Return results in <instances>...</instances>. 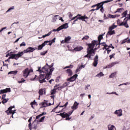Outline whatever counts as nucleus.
Returning <instances> with one entry per match:
<instances>
[{"label": "nucleus", "instance_id": "1", "mask_svg": "<svg viewBox=\"0 0 130 130\" xmlns=\"http://www.w3.org/2000/svg\"><path fill=\"white\" fill-rule=\"evenodd\" d=\"M53 67V63L51 65H48V63H46V66L42 68V69H40L41 68H39L38 72L41 73V74L38 76L35 75L34 78H30V81H38L40 84H43V83H46V80L48 81L51 75H52V72L54 71V68ZM51 68H52L51 69Z\"/></svg>", "mask_w": 130, "mask_h": 130}, {"label": "nucleus", "instance_id": "2", "mask_svg": "<svg viewBox=\"0 0 130 130\" xmlns=\"http://www.w3.org/2000/svg\"><path fill=\"white\" fill-rule=\"evenodd\" d=\"M98 41H95V40L92 41L91 43L87 44L88 48H87V54L84 56V58H87L88 60L92 59L91 56L92 53H94L95 54V50H94V48L95 46L98 43Z\"/></svg>", "mask_w": 130, "mask_h": 130}, {"label": "nucleus", "instance_id": "3", "mask_svg": "<svg viewBox=\"0 0 130 130\" xmlns=\"http://www.w3.org/2000/svg\"><path fill=\"white\" fill-rule=\"evenodd\" d=\"M35 50L34 48H32L31 47H29L26 50H24L23 51L18 52L17 54H12L11 56L9 57V58H12L15 59L16 60H18L20 57L23 56L24 53H28V52H33Z\"/></svg>", "mask_w": 130, "mask_h": 130}, {"label": "nucleus", "instance_id": "4", "mask_svg": "<svg viewBox=\"0 0 130 130\" xmlns=\"http://www.w3.org/2000/svg\"><path fill=\"white\" fill-rule=\"evenodd\" d=\"M110 2H111V1H104L92 6L91 8H95V7H96V8L95 9L96 11H98V10L101 9L100 11L101 13H104L105 10L104 7H103V5H104V4H107V3H110Z\"/></svg>", "mask_w": 130, "mask_h": 130}, {"label": "nucleus", "instance_id": "5", "mask_svg": "<svg viewBox=\"0 0 130 130\" xmlns=\"http://www.w3.org/2000/svg\"><path fill=\"white\" fill-rule=\"evenodd\" d=\"M30 73H33V69L29 68H26L25 70H23L22 71V76L23 78H27L30 75Z\"/></svg>", "mask_w": 130, "mask_h": 130}, {"label": "nucleus", "instance_id": "6", "mask_svg": "<svg viewBox=\"0 0 130 130\" xmlns=\"http://www.w3.org/2000/svg\"><path fill=\"white\" fill-rule=\"evenodd\" d=\"M105 34V32H104L103 34L102 35H100L99 37H98V41H99V43H98V41H97L98 43L96 44H95L96 45V47H97V46H98L97 48H95V49H98V48H100V42H101V40H102V39H103V36H104Z\"/></svg>", "mask_w": 130, "mask_h": 130}, {"label": "nucleus", "instance_id": "7", "mask_svg": "<svg viewBox=\"0 0 130 130\" xmlns=\"http://www.w3.org/2000/svg\"><path fill=\"white\" fill-rule=\"evenodd\" d=\"M57 115H59L60 116H61L62 118H66V120H70V119H71V118L69 117V115L68 114V113L64 112L60 114H57Z\"/></svg>", "mask_w": 130, "mask_h": 130}, {"label": "nucleus", "instance_id": "8", "mask_svg": "<svg viewBox=\"0 0 130 130\" xmlns=\"http://www.w3.org/2000/svg\"><path fill=\"white\" fill-rule=\"evenodd\" d=\"M13 108H15V106H10L7 111H5L6 113L9 115V114H15V111L16 110L13 111L12 110Z\"/></svg>", "mask_w": 130, "mask_h": 130}, {"label": "nucleus", "instance_id": "9", "mask_svg": "<svg viewBox=\"0 0 130 130\" xmlns=\"http://www.w3.org/2000/svg\"><path fill=\"white\" fill-rule=\"evenodd\" d=\"M77 78H78V74H76L73 76H71V77L68 78L67 79V82H75V81L77 79Z\"/></svg>", "mask_w": 130, "mask_h": 130}, {"label": "nucleus", "instance_id": "10", "mask_svg": "<svg viewBox=\"0 0 130 130\" xmlns=\"http://www.w3.org/2000/svg\"><path fill=\"white\" fill-rule=\"evenodd\" d=\"M45 102H42L40 104V106H41V108H43V107H47V106H51L52 104L51 103H47V101H45Z\"/></svg>", "mask_w": 130, "mask_h": 130}, {"label": "nucleus", "instance_id": "11", "mask_svg": "<svg viewBox=\"0 0 130 130\" xmlns=\"http://www.w3.org/2000/svg\"><path fill=\"white\" fill-rule=\"evenodd\" d=\"M93 60L94 61L92 63L93 67H97V64H98V61L99 60L98 55H95Z\"/></svg>", "mask_w": 130, "mask_h": 130}, {"label": "nucleus", "instance_id": "12", "mask_svg": "<svg viewBox=\"0 0 130 130\" xmlns=\"http://www.w3.org/2000/svg\"><path fill=\"white\" fill-rule=\"evenodd\" d=\"M67 28H69V25L68 23H66L61 25L60 26H59L58 27V30H62V29H67Z\"/></svg>", "mask_w": 130, "mask_h": 130}, {"label": "nucleus", "instance_id": "13", "mask_svg": "<svg viewBox=\"0 0 130 130\" xmlns=\"http://www.w3.org/2000/svg\"><path fill=\"white\" fill-rule=\"evenodd\" d=\"M8 92H11V88H6L5 89L1 90L0 94L8 93Z\"/></svg>", "mask_w": 130, "mask_h": 130}, {"label": "nucleus", "instance_id": "14", "mask_svg": "<svg viewBox=\"0 0 130 130\" xmlns=\"http://www.w3.org/2000/svg\"><path fill=\"white\" fill-rule=\"evenodd\" d=\"M115 114H116L117 116H122V110H117L114 112Z\"/></svg>", "mask_w": 130, "mask_h": 130}, {"label": "nucleus", "instance_id": "15", "mask_svg": "<svg viewBox=\"0 0 130 130\" xmlns=\"http://www.w3.org/2000/svg\"><path fill=\"white\" fill-rule=\"evenodd\" d=\"M78 106H79V103L77 102H75L73 106L71 107V109H72V110L74 111V110L78 109Z\"/></svg>", "mask_w": 130, "mask_h": 130}, {"label": "nucleus", "instance_id": "16", "mask_svg": "<svg viewBox=\"0 0 130 130\" xmlns=\"http://www.w3.org/2000/svg\"><path fill=\"white\" fill-rule=\"evenodd\" d=\"M77 19L78 20H81V21H84V22H86V20H85V19H86V20H88L89 18L84 15L83 16H82V15H81L80 16H78Z\"/></svg>", "mask_w": 130, "mask_h": 130}, {"label": "nucleus", "instance_id": "17", "mask_svg": "<svg viewBox=\"0 0 130 130\" xmlns=\"http://www.w3.org/2000/svg\"><path fill=\"white\" fill-rule=\"evenodd\" d=\"M65 72L67 74H68V77H72V76H73V71L71 69H67L65 71Z\"/></svg>", "mask_w": 130, "mask_h": 130}, {"label": "nucleus", "instance_id": "18", "mask_svg": "<svg viewBox=\"0 0 130 130\" xmlns=\"http://www.w3.org/2000/svg\"><path fill=\"white\" fill-rule=\"evenodd\" d=\"M118 62H113L111 63L109 65H108L106 67V69H110V68H112V67H114L115 64H117Z\"/></svg>", "mask_w": 130, "mask_h": 130}, {"label": "nucleus", "instance_id": "19", "mask_svg": "<svg viewBox=\"0 0 130 130\" xmlns=\"http://www.w3.org/2000/svg\"><path fill=\"white\" fill-rule=\"evenodd\" d=\"M43 92L44 94L45 95L46 92H45V89L43 88L40 89L39 90V98H40V96H42L43 95Z\"/></svg>", "mask_w": 130, "mask_h": 130}, {"label": "nucleus", "instance_id": "20", "mask_svg": "<svg viewBox=\"0 0 130 130\" xmlns=\"http://www.w3.org/2000/svg\"><path fill=\"white\" fill-rule=\"evenodd\" d=\"M114 34H115V30H111L109 29L107 34L106 37H107L108 36H111V35H114Z\"/></svg>", "mask_w": 130, "mask_h": 130}, {"label": "nucleus", "instance_id": "21", "mask_svg": "<svg viewBox=\"0 0 130 130\" xmlns=\"http://www.w3.org/2000/svg\"><path fill=\"white\" fill-rule=\"evenodd\" d=\"M108 17L109 18H112V19H115V18H118V17H120V15H117V14H116V15H111L110 14H109L108 15Z\"/></svg>", "mask_w": 130, "mask_h": 130}, {"label": "nucleus", "instance_id": "22", "mask_svg": "<svg viewBox=\"0 0 130 130\" xmlns=\"http://www.w3.org/2000/svg\"><path fill=\"white\" fill-rule=\"evenodd\" d=\"M83 47H82V46H79V47L77 46V47H75L73 49V50L74 51H81V50H83Z\"/></svg>", "mask_w": 130, "mask_h": 130}, {"label": "nucleus", "instance_id": "23", "mask_svg": "<svg viewBox=\"0 0 130 130\" xmlns=\"http://www.w3.org/2000/svg\"><path fill=\"white\" fill-rule=\"evenodd\" d=\"M130 43V39L129 38H127L126 39H124L123 41H122V42L121 44H124V43Z\"/></svg>", "mask_w": 130, "mask_h": 130}, {"label": "nucleus", "instance_id": "24", "mask_svg": "<svg viewBox=\"0 0 130 130\" xmlns=\"http://www.w3.org/2000/svg\"><path fill=\"white\" fill-rule=\"evenodd\" d=\"M59 84H56L54 87V89L56 91V90H58V91L61 90V88H62V86H60L58 87L59 86Z\"/></svg>", "mask_w": 130, "mask_h": 130}, {"label": "nucleus", "instance_id": "25", "mask_svg": "<svg viewBox=\"0 0 130 130\" xmlns=\"http://www.w3.org/2000/svg\"><path fill=\"white\" fill-rule=\"evenodd\" d=\"M31 127L34 129H37V123L35 121H34L31 125Z\"/></svg>", "mask_w": 130, "mask_h": 130}, {"label": "nucleus", "instance_id": "26", "mask_svg": "<svg viewBox=\"0 0 130 130\" xmlns=\"http://www.w3.org/2000/svg\"><path fill=\"white\" fill-rule=\"evenodd\" d=\"M45 43H46V42H44L42 44L39 45L38 48V50H41L45 46Z\"/></svg>", "mask_w": 130, "mask_h": 130}, {"label": "nucleus", "instance_id": "27", "mask_svg": "<svg viewBox=\"0 0 130 130\" xmlns=\"http://www.w3.org/2000/svg\"><path fill=\"white\" fill-rule=\"evenodd\" d=\"M71 39H72V38L70 36L66 37L64 39L66 43L67 44L70 43V41H71Z\"/></svg>", "mask_w": 130, "mask_h": 130}, {"label": "nucleus", "instance_id": "28", "mask_svg": "<svg viewBox=\"0 0 130 130\" xmlns=\"http://www.w3.org/2000/svg\"><path fill=\"white\" fill-rule=\"evenodd\" d=\"M31 120H32V117H30L28 121V122H29L28 127L30 130H32V127L31 126Z\"/></svg>", "mask_w": 130, "mask_h": 130}, {"label": "nucleus", "instance_id": "29", "mask_svg": "<svg viewBox=\"0 0 130 130\" xmlns=\"http://www.w3.org/2000/svg\"><path fill=\"white\" fill-rule=\"evenodd\" d=\"M124 9L123 8H118L117 10L114 12V14H116V13H122V11H124Z\"/></svg>", "mask_w": 130, "mask_h": 130}, {"label": "nucleus", "instance_id": "30", "mask_svg": "<svg viewBox=\"0 0 130 130\" xmlns=\"http://www.w3.org/2000/svg\"><path fill=\"white\" fill-rule=\"evenodd\" d=\"M18 74V71H11L8 73V75H14V76H16Z\"/></svg>", "mask_w": 130, "mask_h": 130}, {"label": "nucleus", "instance_id": "31", "mask_svg": "<svg viewBox=\"0 0 130 130\" xmlns=\"http://www.w3.org/2000/svg\"><path fill=\"white\" fill-rule=\"evenodd\" d=\"M30 105H31V107H32V108H33V109H34L35 108H34V106H36H36H37V105H38L37 102H36L35 101H34V102H32L30 103Z\"/></svg>", "mask_w": 130, "mask_h": 130}, {"label": "nucleus", "instance_id": "32", "mask_svg": "<svg viewBox=\"0 0 130 130\" xmlns=\"http://www.w3.org/2000/svg\"><path fill=\"white\" fill-rule=\"evenodd\" d=\"M45 45H50V46H51L52 45V42L51 41H45Z\"/></svg>", "mask_w": 130, "mask_h": 130}, {"label": "nucleus", "instance_id": "33", "mask_svg": "<svg viewBox=\"0 0 130 130\" xmlns=\"http://www.w3.org/2000/svg\"><path fill=\"white\" fill-rule=\"evenodd\" d=\"M108 130H114L115 129V127L112 125H109L108 126Z\"/></svg>", "mask_w": 130, "mask_h": 130}, {"label": "nucleus", "instance_id": "34", "mask_svg": "<svg viewBox=\"0 0 130 130\" xmlns=\"http://www.w3.org/2000/svg\"><path fill=\"white\" fill-rule=\"evenodd\" d=\"M116 27H117V26L114 25V23L112 26H111L109 27V30H110L111 31L113 30V29H115V28H116Z\"/></svg>", "mask_w": 130, "mask_h": 130}, {"label": "nucleus", "instance_id": "35", "mask_svg": "<svg viewBox=\"0 0 130 130\" xmlns=\"http://www.w3.org/2000/svg\"><path fill=\"white\" fill-rule=\"evenodd\" d=\"M57 17H59V15H55L54 17L52 18V22H56V20H57Z\"/></svg>", "mask_w": 130, "mask_h": 130}, {"label": "nucleus", "instance_id": "36", "mask_svg": "<svg viewBox=\"0 0 130 130\" xmlns=\"http://www.w3.org/2000/svg\"><path fill=\"white\" fill-rule=\"evenodd\" d=\"M126 15H127V11H125V12L122 13L121 16L122 18H124V17H126Z\"/></svg>", "mask_w": 130, "mask_h": 130}, {"label": "nucleus", "instance_id": "37", "mask_svg": "<svg viewBox=\"0 0 130 130\" xmlns=\"http://www.w3.org/2000/svg\"><path fill=\"white\" fill-rule=\"evenodd\" d=\"M51 33H52V31H50L48 33V34H46L45 35L43 36L42 38H45V37H47V36H49L51 34Z\"/></svg>", "mask_w": 130, "mask_h": 130}, {"label": "nucleus", "instance_id": "38", "mask_svg": "<svg viewBox=\"0 0 130 130\" xmlns=\"http://www.w3.org/2000/svg\"><path fill=\"white\" fill-rule=\"evenodd\" d=\"M81 14H78L77 16H76L75 17L72 18L71 17V21H73V20H75V19H78V17H81Z\"/></svg>", "mask_w": 130, "mask_h": 130}, {"label": "nucleus", "instance_id": "39", "mask_svg": "<svg viewBox=\"0 0 130 130\" xmlns=\"http://www.w3.org/2000/svg\"><path fill=\"white\" fill-rule=\"evenodd\" d=\"M117 72H114L113 73H112L110 76L109 78H114L115 76L116 75Z\"/></svg>", "mask_w": 130, "mask_h": 130}, {"label": "nucleus", "instance_id": "40", "mask_svg": "<svg viewBox=\"0 0 130 130\" xmlns=\"http://www.w3.org/2000/svg\"><path fill=\"white\" fill-rule=\"evenodd\" d=\"M9 101V99H4L2 101L3 104H5V103H7Z\"/></svg>", "mask_w": 130, "mask_h": 130}, {"label": "nucleus", "instance_id": "41", "mask_svg": "<svg viewBox=\"0 0 130 130\" xmlns=\"http://www.w3.org/2000/svg\"><path fill=\"white\" fill-rule=\"evenodd\" d=\"M104 76V74L102 72H100L98 74L96 75V77H103Z\"/></svg>", "mask_w": 130, "mask_h": 130}, {"label": "nucleus", "instance_id": "42", "mask_svg": "<svg viewBox=\"0 0 130 130\" xmlns=\"http://www.w3.org/2000/svg\"><path fill=\"white\" fill-rule=\"evenodd\" d=\"M82 68H84V66L82 65L80 67H79L78 69H77L76 70V73H78V72H80Z\"/></svg>", "mask_w": 130, "mask_h": 130}, {"label": "nucleus", "instance_id": "43", "mask_svg": "<svg viewBox=\"0 0 130 130\" xmlns=\"http://www.w3.org/2000/svg\"><path fill=\"white\" fill-rule=\"evenodd\" d=\"M89 38H90V37H89V36H85L82 38V40H88Z\"/></svg>", "mask_w": 130, "mask_h": 130}, {"label": "nucleus", "instance_id": "44", "mask_svg": "<svg viewBox=\"0 0 130 130\" xmlns=\"http://www.w3.org/2000/svg\"><path fill=\"white\" fill-rule=\"evenodd\" d=\"M21 81H18V83L19 84H21L22 83H24V82H26V80L25 79H24V78H21Z\"/></svg>", "mask_w": 130, "mask_h": 130}, {"label": "nucleus", "instance_id": "45", "mask_svg": "<svg viewBox=\"0 0 130 130\" xmlns=\"http://www.w3.org/2000/svg\"><path fill=\"white\" fill-rule=\"evenodd\" d=\"M56 93V90L54 88L51 91V95H54Z\"/></svg>", "mask_w": 130, "mask_h": 130}, {"label": "nucleus", "instance_id": "46", "mask_svg": "<svg viewBox=\"0 0 130 130\" xmlns=\"http://www.w3.org/2000/svg\"><path fill=\"white\" fill-rule=\"evenodd\" d=\"M103 46H104L103 49L104 50V49H106V50H107L108 49V45H103Z\"/></svg>", "mask_w": 130, "mask_h": 130}, {"label": "nucleus", "instance_id": "47", "mask_svg": "<svg viewBox=\"0 0 130 130\" xmlns=\"http://www.w3.org/2000/svg\"><path fill=\"white\" fill-rule=\"evenodd\" d=\"M44 119H45V116L42 117L41 119L39 120V122H43L44 121Z\"/></svg>", "mask_w": 130, "mask_h": 130}, {"label": "nucleus", "instance_id": "48", "mask_svg": "<svg viewBox=\"0 0 130 130\" xmlns=\"http://www.w3.org/2000/svg\"><path fill=\"white\" fill-rule=\"evenodd\" d=\"M73 112H74V110H72V111H70V112H69L67 114L68 115H69V117L71 116V115H72V114H73Z\"/></svg>", "mask_w": 130, "mask_h": 130}, {"label": "nucleus", "instance_id": "49", "mask_svg": "<svg viewBox=\"0 0 130 130\" xmlns=\"http://www.w3.org/2000/svg\"><path fill=\"white\" fill-rule=\"evenodd\" d=\"M69 104V102L66 103V104L63 106H60L59 107H67Z\"/></svg>", "mask_w": 130, "mask_h": 130}, {"label": "nucleus", "instance_id": "50", "mask_svg": "<svg viewBox=\"0 0 130 130\" xmlns=\"http://www.w3.org/2000/svg\"><path fill=\"white\" fill-rule=\"evenodd\" d=\"M20 47H22V46H26V43H25V42H23L21 44H20Z\"/></svg>", "mask_w": 130, "mask_h": 130}, {"label": "nucleus", "instance_id": "51", "mask_svg": "<svg viewBox=\"0 0 130 130\" xmlns=\"http://www.w3.org/2000/svg\"><path fill=\"white\" fill-rule=\"evenodd\" d=\"M114 55H115V53H113L112 55H110L109 56L110 59L113 58V57H114Z\"/></svg>", "mask_w": 130, "mask_h": 130}, {"label": "nucleus", "instance_id": "52", "mask_svg": "<svg viewBox=\"0 0 130 130\" xmlns=\"http://www.w3.org/2000/svg\"><path fill=\"white\" fill-rule=\"evenodd\" d=\"M48 51H44L43 52L41 53V55H45V54H46V53H47Z\"/></svg>", "mask_w": 130, "mask_h": 130}, {"label": "nucleus", "instance_id": "53", "mask_svg": "<svg viewBox=\"0 0 130 130\" xmlns=\"http://www.w3.org/2000/svg\"><path fill=\"white\" fill-rule=\"evenodd\" d=\"M109 48L114 49V47L112 46V44H110L109 46H108V49H109Z\"/></svg>", "mask_w": 130, "mask_h": 130}, {"label": "nucleus", "instance_id": "54", "mask_svg": "<svg viewBox=\"0 0 130 130\" xmlns=\"http://www.w3.org/2000/svg\"><path fill=\"white\" fill-rule=\"evenodd\" d=\"M54 95L51 96V98H52V99H53V104H52V105H53V104H54Z\"/></svg>", "mask_w": 130, "mask_h": 130}, {"label": "nucleus", "instance_id": "55", "mask_svg": "<svg viewBox=\"0 0 130 130\" xmlns=\"http://www.w3.org/2000/svg\"><path fill=\"white\" fill-rule=\"evenodd\" d=\"M41 116H41V114H40V115L37 116H36V119H39L40 118V117H41Z\"/></svg>", "mask_w": 130, "mask_h": 130}, {"label": "nucleus", "instance_id": "56", "mask_svg": "<svg viewBox=\"0 0 130 130\" xmlns=\"http://www.w3.org/2000/svg\"><path fill=\"white\" fill-rule=\"evenodd\" d=\"M52 31L53 32H56V31L58 32V31H60V30H58V27L57 29H54Z\"/></svg>", "mask_w": 130, "mask_h": 130}, {"label": "nucleus", "instance_id": "57", "mask_svg": "<svg viewBox=\"0 0 130 130\" xmlns=\"http://www.w3.org/2000/svg\"><path fill=\"white\" fill-rule=\"evenodd\" d=\"M88 87H90V84H88L86 86L85 90H88L89 89Z\"/></svg>", "mask_w": 130, "mask_h": 130}, {"label": "nucleus", "instance_id": "58", "mask_svg": "<svg viewBox=\"0 0 130 130\" xmlns=\"http://www.w3.org/2000/svg\"><path fill=\"white\" fill-rule=\"evenodd\" d=\"M72 17H73V14H72V13L69 12V18L72 19Z\"/></svg>", "mask_w": 130, "mask_h": 130}, {"label": "nucleus", "instance_id": "59", "mask_svg": "<svg viewBox=\"0 0 130 130\" xmlns=\"http://www.w3.org/2000/svg\"><path fill=\"white\" fill-rule=\"evenodd\" d=\"M6 94H3V95H2V100H3V99H5V98H6Z\"/></svg>", "mask_w": 130, "mask_h": 130}, {"label": "nucleus", "instance_id": "60", "mask_svg": "<svg viewBox=\"0 0 130 130\" xmlns=\"http://www.w3.org/2000/svg\"><path fill=\"white\" fill-rule=\"evenodd\" d=\"M66 86H69L70 85V81L65 82Z\"/></svg>", "mask_w": 130, "mask_h": 130}, {"label": "nucleus", "instance_id": "61", "mask_svg": "<svg viewBox=\"0 0 130 130\" xmlns=\"http://www.w3.org/2000/svg\"><path fill=\"white\" fill-rule=\"evenodd\" d=\"M107 54H109V53H110V52H111V50H109V49H108L107 50Z\"/></svg>", "mask_w": 130, "mask_h": 130}, {"label": "nucleus", "instance_id": "62", "mask_svg": "<svg viewBox=\"0 0 130 130\" xmlns=\"http://www.w3.org/2000/svg\"><path fill=\"white\" fill-rule=\"evenodd\" d=\"M59 20L61 21V22H63V19H62V17L59 16Z\"/></svg>", "mask_w": 130, "mask_h": 130}, {"label": "nucleus", "instance_id": "63", "mask_svg": "<svg viewBox=\"0 0 130 130\" xmlns=\"http://www.w3.org/2000/svg\"><path fill=\"white\" fill-rule=\"evenodd\" d=\"M61 43L62 44H64V43H66V40H62L61 41Z\"/></svg>", "mask_w": 130, "mask_h": 130}, {"label": "nucleus", "instance_id": "64", "mask_svg": "<svg viewBox=\"0 0 130 130\" xmlns=\"http://www.w3.org/2000/svg\"><path fill=\"white\" fill-rule=\"evenodd\" d=\"M46 114V112H43L42 114H41V116H43V115H45Z\"/></svg>", "mask_w": 130, "mask_h": 130}]
</instances>
